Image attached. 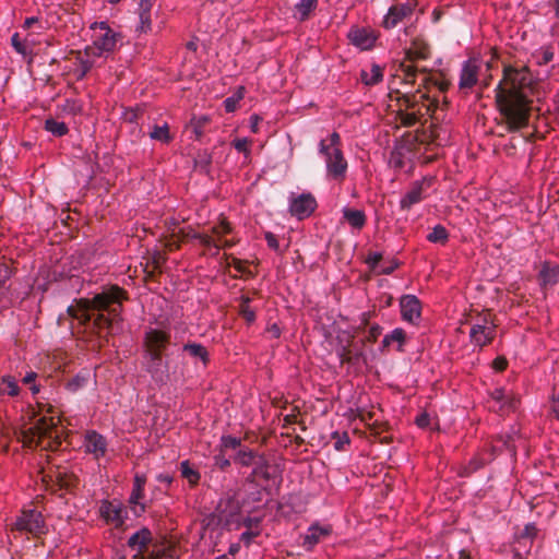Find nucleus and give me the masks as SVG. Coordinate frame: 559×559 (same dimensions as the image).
<instances>
[{
	"label": "nucleus",
	"instance_id": "1",
	"mask_svg": "<svg viewBox=\"0 0 559 559\" xmlns=\"http://www.w3.org/2000/svg\"><path fill=\"white\" fill-rule=\"evenodd\" d=\"M532 75L527 67L503 66L502 79L495 88L496 103L508 131H516L528 124Z\"/></svg>",
	"mask_w": 559,
	"mask_h": 559
},
{
	"label": "nucleus",
	"instance_id": "2",
	"mask_svg": "<svg viewBox=\"0 0 559 559\" xmlns=\"http://www.w3.org/2000/svg\"><path fill=\"white\" fill-rule=\"evenodd\" d=\"M126 292L111 286L92 299L82 298L68 308V313L82 325L91 326L97 334H109L120 321Z\"/></svg>",
	"mask_w": 559,
	"mask_h": 559
},
{
	"label": "nucleus",
	"instance_id": "3",
	"mask_svg": "<svg viewBox=\"0 0 559 559\" xmlns=\"http://www.w3.org/2000/svg\"><path fill=\"white\" fill-rule=\"evenodd\" d=\"M389 97L396 102V118L406 128L416 126L426 115L433 112L437 108V102L430 99L429 95L421 92L420 88L414 93L392 90Z\"/></svg>",
	"mask_w": 559,
	"mask_h": 559
},
{
	"label": "nucleus",
	"instance_id": "4",
	"mask_svg": "<svg viewBox=\"0 0 559 559\" xmlns=\"http://www.w3.org/2000/svg\"><path fill=\"white\" fill-rule=\"evenodd\" d=\"M340 146V134L333 132L328 139L320 141L319 152L325 156L328 177L341 182L346 177L347 162Z\"/></svg>",
	"mask_w": 559,
	"mask_h": 559
},
{
	"label": "nucleus",
	"instance_id": "5",
	"mask_svg": "<svg viewBox=\"0 0 559 559\" xmlns=\"http://www.w3.org/2000/svg\"><path fill=\"white\" fill-rule=\"evenodd\" d=\"M43 481L53 492L63 491L72 493L79 486V477L62 466L51 467L48 473L44 474Z\"/></svg>",
	"mask_w": 559,
	"mask_h": 559
},
{
	"label": "nucleus",
	"instance_id": "6",
	"mask_svg": "<svg viewBox=\"0 0 559 559\" xmlns=\"http://www.w3.org/2000/svg\"><path fill=\"white\" fill-rule=\"evenodd\" d=\"M29 433L36 438V445L45 449L57 450L61 441L56 431V423L53 418L41 417L36 424L29 428Z\"/></svg>",
	"mask_w": 559,
	"mask_h": 559
},
{
	"label": "nucleus",
	"instance_id": "7",
	"mask_svg": "<svg viewBox=\"0 0 559 559\" xmlns=\"http://www.w3.org/2000/svg\"><path fill=\"white\" fill-rule=\"evenodd\" d=\"M11 531L25 532L35 536L45 533V521L41 513L35 509H25L11 524Z\"/></svg>",
	"mask_w": 559,
	"mask_h": 559
},
{
	"label": "nucleus",
	"instance_id": "8",
	"mask_svg": "<svg viewBox=\"0 0 559 559\" xmlns=\"http://www.w3.org/2000/svg\"><path fill=\"white\" fill-rule=\"evenodd\" d=\"M496 328L490 314L479 318L471 328V343L480 348L489 345L496 336Z\"/></svg>",
	"mask_w": 559,
	"mask_h": 559
},
{
	"label": "nucleus",
	"instance_id": "9",
	"mask_svg": "<svg viewBox=\"0 0 559 559\" xmlns=\"http://www.w3.org/2000/svg\"><path fill=\"white\" fill-rule=\"evenodd\" d=\"M94 35V52L95 56L100 57L104 52H111L117 47L119 35L114 32L106 22L95 24Z\"/></svg>",
	"mask_w": 559,
	"mask_h": 559
},
{
	"label": "nucleus",
	"instance_id": "10",
	"mask_svg": "<svg viewBox=\"0 0 559 559\" xmlns=\"http://www.w3.org/2000/svg\"><path fill=\"white\" fill-rule=\"evenodd\" d=\"M316 209L317 201L311 193H301L297 197H290L289 212L299 219L310 216Z\"/></svg>",
	"mask_w": 559,
	"mask_h": 559
},
{
	"label": "nucleus",
	"instance_id": "11",
	"mask_svg": "<svg viewBox=\"0 0 559 559\" xmlns=\"http://www.w3.org/2000/svg\"><path fill=\"white\" fill-rule=\"evenodd\" d=\"M415 7L414 1L392 5L383 19V27L386 29L394 28L400 22L412 15Z\"/></svg>",
	"mask_w": 559,
	"mask_h": 559
},
{
	"label": "nucleus",
	"instance_id": "12",
	"mask_svg": "<svg viewBox=\"0 0 559 559\" xmlns=\"http://www.w3.org/2000/svg\"><path fill=\"white\" fill-rule=\"evenodd\" d=\"M144 343L147 354L163 355L170 343V334L162 330L151 329L145 333Z\"/></svg>",
	"mask_w": 559,
	"mask_h": 559
},
{
	"label": "nucleus",
	"instance_id": "13",
	"mask_svg": "<svg viewBox=\"0 0 559 559\" xmlns=\"http://www.w3.org/2000/svg\"><path fill=\"white\" fill-rule=\"evenodd\" d=\"M402 319L416 324L421 316V304L415 295H404L400 299Z\"/></svg>",
	"mask_w": 559,
	"mask_h": 559
},
{
	"label": "nucleus",
	"instance_id": "14",
	"mask_svg": "<svg viewBox=\"0 0 559 559\" xmlns=\"http://www.w3.org/2000/svg\"><path fill=\"white\" fill-rule=\"evenodd\" d=\"M146 370L157 383L168 380V364L163 360V355L147 354Z\"/></svg>",
	"mask_w": 559,
	"mask_h": 559
},
{
	"label": "nucleus",
	"instance_id": "15",
	"mask_svg": "<svg viewBox=\"0 0 559 559\" xmlns=\"http://www.w3.org/2000/svg\"><path fill=\"white\" fill-rule=\"evenodd\" d=\"M479 64L477 60L469 59L463 63L459 86L461 90L472 88L478 81Z\"/></svg>",
	"mask_w": 559,
	"mask_h": 559
},
{
	"label": "nucleus",
	"instance_id": "16",
	"mask_svg": "<svg viewBox=\"0 0 559 559\" xmlns=\"http://www.w3.org/2000/svg\"><path fill=\"white\" fill-rule=\"evenodd\" d=\"M85 448L86 452L93 454L95 459L105 456L107 451V441L104 436L92 430L85 435Z\"/></svg>",
	"mask_w": 559,
	"mask_h": 559
},
{
	"label": "nucleus",
	"instance_id": "17",
	"mask_svg": "<svg viewBox=\"0 0 559 559\" xmlns=\"http://www.w3.org/2000/svg\"><path fill=\"white\" fill-rule=\"evenodd\" d=\"M153 535L147 527H142L128 539V546L139 552H150L148 546L152 544Z\"/></svg>",
	"mask_w": 559,
	"mask_h": 559
},
{
	"label": "nucleus",
	"instance_id": "18",
	"mask_svg": "<svg viewBox=\"0 0 559 559\" xmlns=\"http://www.w3.org/2000/svg\"><path fill=\"white\" fill-rule=\"evenodd\" d=\"M424 182L416 181L413 183L411 189L404 194V197L400 201V206L402 210H409L413 205L421 202L425 198L424 195Z\"/></svg>",
	"mask_w": 559,
	"mask_h": 559
},
{
	"label": "nucleus",
	"instance_id": "19",
	"mask_svg": "<svg viewBox=\"0 0 559 559\" xmlns=\"http://www.w3.org/2000/svg\"><path fill=\"white\" fill-rule=\"evenodd\" d=\"M147 559H180L176 545L170 543L155 544L147 554Z\"/></svg>",
	"mask_w": 559,
	"mask_h": 559
},
{
	"label": "nucleus",
	"instance_id": "20",
	"mask_svg": "<svg viewBox=\"0 0 559 559\" xmlns=\"http://www.w3.org/2000/svg\"><path fill=\"white\" fill-rule=\"evenodd\" d=\"M348 38L353 45L364 50L371 48L376 41L372 33L365 28L350 29Z\"/></svg>",
	"mask_w": 559,
	"mask_h": 559
},
{
	"label": "nucleus",
	"instance_id": "21",
	"mask_svg": "<svg viewBox=\"0 0 559 559\" xmlns=\"http://www.w3.org/2000/svg\"><path fill=\"white\" fill-rule=\"evenodd\" d=\"M100 513L103 518L110 523H114L116 526H121L123 524V509L114 503L106 502L100 508Z\"/></svg>",
	"mask_w": 559,
	"mask_h": 559
},
{
	"label": "nucleus",
	"instance_id": "22",
	"mask_svg": "<svg viewBox=\"0 0 559 559\" xmlns=\"http://www.w3.org/2000/svg\"><path fill=\"white\" fill-rule=\"evenodd\" d=\"M253 469L248 477V481L253 483L257 477H262L264 480H270L272 475L270 473V462L264 454H260L255 460V463L252 464Z\"/></svg>",
	"mask_w": 559,
	"mask_h": 559
},
{
	"label": "nucleus",
	"instance_id": "23",
	"mask_svg": "<svg viewBox=\"0 0 559 559\" xmlns=\"http://www.w3.org/2000/svg\"><path fill=\"white\" fill-rule=\"evenodd\" d=\"M330 534L329 527L320 526L319 524H312L304 536L302 546L307 549L312 548L317 545L323 536Z\"/></svg>",
	"mask_w": 559,
	"mask_h": 559
},
{
	"label": "nucleus",
	"instance_id": "24",
	"mask_svg": "<svg viewBox=\"0 0 559 559\" xmlns=\"http://www.w3.org/2000/svg\"><path fill=\"white\" fill-rule=\"evenodd\" d=\"M261 453L249 449L248 447L240 448L234 455L233 460L236 464L243 467H249L255 463V460Z\"/></svg>",
	"mask_w": 559,
	"mask_h": 559
},
{
	"label": "nucleus",
	"instance_id": "25",
	"mask_svg": "<svg viewBox=\"0 0 559 559\" xmlns=\"http://www.w3.org/2000/svg\"><path fill=\"white\" fill-rule=\"evenodd\" d=\"M343 217L353 228L356 229H361L366 224V215L361 210L344 207Z\"/></svg>",
	"mask_w": 559,
	"mask_h": 559
},
{
	"label": "nucleus",
	"instance_id": "26",
	"mask_svg": "<svg viewBox=\"0 0 559 559\" xmlns=\"http://www.w3.org/2000/svg\"><path fill=\"white\" fill-rule=\"evenodd\" d=\"M317 4L318 0H300L295 4L294 17L300 22L308 20Z\"/></svg>",
	"mask_w": 559,
	"mask_h": 559
},
{
	"label": "nucleus",
	"instance_id": "27",
	"mask_svg": "<svg viewBox=\"0 0 559 559\" xmlns=\"http://www.w3.org/2000/svg\"><path fill=\"white\" fill-rule=\"evenodd\" d=\"M183 352H187L191 357L200 359L204 366H207L210 356L207 349L199 343H187L182 347Z\"/></svg>",
	"mask_w": 559,
	"mask_h": 559
},
{
	"label": "nucleus",
	"instance_id": "28",
	"mask_svg": "<svg viewBox=\"0 0 559 559\" xmlns=\"http://www.w3.org/2000/svg\"><path fill=\"white\" fill-rule=\"evenodd\" d=\"M406 340V333L403 329L396 328L391 333L386 334L382 340V349H386L391 344L397 343V350L402 352V346Z\"/></svg>",
	"mask_w": 559,
	"mask_h": 559
},
{
	"label": "nucleus",
	"instance_id": "29",
	"mask_svg": "<svg viewBox=\"0 0 559 559\" xmlns=\"http://www.w3.org/2000/svg\"><path fill=\"white\" fill-rule=\"evenodd\" d=\"M88 381L90 371L84 369L67 381L66 389L71 393H75L80 389L86 386Z\"/></svg>",
	"mask_w": 559,
	"mask_h": 559
},
{
	"label": "nucleus",
	"instance_id": "30",
	"mask_svg": "<svg viewBox=\"0 0 559 559\" xmlns=\"http://www.w3.org/2000/svg\"><path fill=\"white\" fill-rule=\"evenodd\" d=\"M360 78L364 84L371 86L382 81L383 72L381 67L373 64L370 71L362 70Z\"/></svg>",
	"mask_w": 559,
	"mask_h": 559
},
{
	"label": "nucleus",
	"instance_id": "31",
	"mask_svg": "<svg viewBox=\"0 0 559 559\" xmlns=\"http://www.w3.org/2000/svg\"><path fill=\"white\" fill-rule=\"evenodd\" d=\"M429 57V48L424 43L414 41L413 47L406 51V58L409 61L417 59L425 60Z\"/></svg>",
	"mask_w": 559,
	"mask_h": 559
},
{
	"label": "nucleus",
	"instance_id": "32",
	"mask_svg": "<svg viewBox=\"0 0 559 559\" xmlns=\"http://www.w3.org/2000/svg\"><path fill=\"white\" fill-rule=\"evenodd\" d=\"M209 122L210 118L207 116L193 117L191 119L188 128L193 133L195 140H201Z\"/></svg>",
	"mask_w": 559,
	"mask_h": 559
},
{
	"label": "nucleus",
	"instance_id": "33",
	"mask_svg": "<svg viewBox=\"0 0 559 559\" xmlns=\"http://www.w3.org/2000/svg\"><path fill=\"white\" fill-rule=\"evenodd\" d=\"M143 488L133 486L129 502L133 506V512L135 515H141L146 509L145 503L140 502V500L143 498Z\"/></svg>",
	"mask_w": 559,
	"mask_h": 559
},
{
	"label": "nucleus",
	"instance_id": "34",
	"mask_svg": "<svg viewBox=\"0 0 559 559\" xmlns=\"http://www.w3.org/2000/svg\"><path fill=\"white\" fill-rule=\"evenodd\" d=\"M427 240L432 243L444 245L449 240V233L444 226L438 224L427 235Z\"/></svg>",
	"mask_w": 559,
	"mask_h": 559
},
{
	"label": "nucleus",
	"instance_id": "35",
	"mask_svg": "<svg viewBox=\"0 0 559 559\" xmlns=\"http://www.w3.org/2000/svg\"><path fill=\"white\" fill-rule=\"evenodd\" d=\"M181 476L188 480L191 486H195L200 480V473L194 469L188 461L180 463Z\"/></svg>",
	"mask_w": 559,
	"mask_h": 559
},
{
	"label": "nucleus",
	"instance_id": "36",
	"mask_svg": "<svg viewBox=\"0 0 559 559\" xmlns=\"http://www.w3.org/2000/svg\"><path fill=\"white\" fill-rule=\"evenodd\" d=\"M251 299L248 296L242 295L239 304V314L248 322L252 323L255 320V312L250 307Z\"/></svg>",
	"mask_w": 559,
	"mask_h": 559
},
{
	"label": "nucleus",
	"instance_id": "37",
	"mask_svg": "<svg viewBox=\"0 0 559 559\" xmlns=\"http://www.w3.org/2000/svg\"><path fill=\"white\" fill-rule=\"evenodd\" d=\"M45 129L56 136H62L69 131L68 126L64 122L58 121L53 118H49L45 121Z\"/></svg>",
	"mask_w": 559,
	"mask_h": 559
},
{
	"label": "nucleus",
	"instance_id": "38",
	"mask_svg": "<svg viewBox=\"0 0 559 559\" xmlns=\"http://www.w3.org/2000/svg\"><path fill=\"white\" fill-rule=\"evenodd\" d=\"M150 138L162 143H168L171 141V135L169 133V127L167 123L163 126H154L152 131L150 132Z\"/></svg>",
	"mask_w": 559,
	"mask_h": 559
},
{
	"label": "nucleus",
	"instance_id": "39",
	"mask_svg": "<svg viewBox=\"0 0 559 559\" xmlns=\"http://www.w3.org/2000/svg\"><path fill=\"white\" fill-rule=\"evenodd\" d=\"M195 167L209 174L212 164V155L207 151L199 152L194 158Z\"/></svg>",
	"mask_w": 559,
	"mask_h": 559
},
{
	"label": "nucleus",
	"instance_id": "40",
	"mask_svg": "<svg viewBox=\"0 0 559 559\" xmlns=\"http://www.w3.org/2000/svg\"><path fill=\"white\" fill-rule=\"evenodd\" d=\"M240 448H243L241 444V439L231 437V436H223L221 438V450H234L238 451Z\"/></svg>",
	"mask_w": 559,
	"mask_h": 559
},
{
	"label": "nucleus",
	"instance_id": "41",
	"mask_svg": "<svg viewBox=\"0 0 559 559\" xmlns=\"http://www.w3.org/2000/svg\"><path fill=\"white\" fill-rule=\"evenodd\" d=\"M1 392L2 393H5L10 396H15L19 394L20 392V388L15 381L14 378L12 377H4L2 379V386H1Z\"/></svg>",
	"mask_w": 559,
	"mask_h": 559
},
{
	"label": "nucleus",
	"instance_id": "42",
	"mask_svg": "<svg viewBox=\"0 0 559 559\" xmlns=\"http://www.w3.org/2000/svg\"><path fill=\"white\" fill-rule=\"evenodd\" d=\"M11 45L14 50L23 57L29 53L27 40H21L19 33H14L11 37Z\"/></svg>",
	"mask_w": 559,
	"mask_h": 559
},
{
	"label": "nucleus",
	"instance_id": "43",
	"mask_svg": "<svg viewBox=\"0 0 559 559\" xmlns=\"http://www.w3.org/2000/svg\"><path fill=\"white\" fill-rule=\"evenodd\" d=\"M554 56V51L550 48H543L539 52H537L534 56V58L538 66H545L552 61Z\"/></svg>",
	"mask_w": 559,
	"mask_h": 559
},
{
	"label": "nucleus",
	"instance_id": "44",
	"mask_svg": "<svg viewBox=\"0 0 559 559\" xmlns=\"http://www.w3.org/2000/svg\"><path fill=\"white\" fill-rule=\"evenodd\" d=\"M192 238H195L200 241V243L205 247V248H211V247H214L216 248L217 250L221 249V246L218 245L217 241H215L211 236L209 235H204V234H199V233H194L191 235Z\"/></svg>",
	"mask_w": 559,
	"mask_h": 559
},
{
	"label": "nucleus",
	"instance_id": "45",
	"mask_svg": "<svg viewBox=\"0 0 559 559\" xmlns=\"http://www.w3.org/2000/svg\"><path fill=\"white\" fill-rule=\"evenodd\" d=\"M402 71H403V81L406 84H414L417 69L411 64L405 66L404 63L401 64Z\"/></svg>",
	"mask_w": 559,
	"mask_h": 559
},
{
	"label": "nucleus",
	"instance_id": "46",
	"mask_svg": "<svg viewBox=\"0 0 559 559\" xmlns=\"http://www.w3.org/2000/svg\"><path fill=\"white\" fill-rule=\"evenodd\" d=\"M332 438L335 440L334 448L337 451L344 450L346 444H349V437L347 432L340 433L337 431L333 432Z\"/></svg>",
	"mask_w": 559,
	"mask_h": 559
},
{
	"label": "nucleus",
	"instance_id": "47",
	"mask_svg": "<svg viewBox=\"0 0 559 559\" xmlns=\"http://www.w3.org/2000/svg\"><path fill=\"white\" fill-rule=\"evenodd\" d=\"M250 141L246 138L242 139H236L233 142V146L240 153H245L246 155L250 154L249 150Z\"/></svg>",
	"mask_w": 559,
	"mask_h": 559
},
{
	"label": "nucleus",
	"instance_id": "48",
	"mask_svg": "<svg viewBox=\"0 0 559 559\" xmlns=\"http://www.w3.org/2000/svg\"><path fill=\"white\" fill-rule=\"evenodd\" d=\"M338 356H340L342 364H344V362L349 364L359 355L358 354L354 355L353 350L349 347L344 346V347H342L341 352L338 353Z\"/></svg>",
	"mask_w": 559,
	"mask_h": 559
},
{
	"label": "nucleus",
	"instance_id": "49",
	"mask_svg": "<svg viewBox=\"0 0 559 559\" xmlns=\"http://www.w3.org/2000/svg\"><path fill=\"white\" fill-rule=\"evenodd\" d=\"M516 403L518 401L515 397H511L509 394H507V399L499 405V412L506 413L510 409H514L516 407Z\"/></svg>",
	"mask_w": 559,
	"mask_h": 559
},
{
	"label": "nucleus",
	"instance_id": "50",
	"mask_svg": "<svg viewBox=\"0 0 559 559\" xmlns=\"http://www.w3.org/2000/svg\"><path fill=\"white\" fill-rule=\"evenodd\" d=\"M214 465L221 469H225L230 466V460L227 459L224 451L221 450V453L214 456Z\"/></svg>",
	"mask_w": 559,
	"mask_h": 559
},
{
	"label": "nucleus",
	"instance_id": "51",
	"mask_svg": "<svg viewBox=\"0 0 559 559\" xmlns=\"http://www.w3.org/2000/svg\"><path fill=\"white\" fill-rule=\"evenodd\" d=\"M231 231V226L228 222L223 221L219 225L212 227V233L216 236L226 235Z\"/></svg>",
	"mask_w": 559,
	"mask_h": 559
},
{
	"label": "nucleus",
	"instance_id": "52",
	"mask_svg": "<svg viewBox=\"0 0 559 559\" xmlns=\"http://www.w3.org/2000/svg\"><path fill=\"white\" fill-rule=\"evenodd\" d=\"M241 99V95H239V97H235V96H231V97H227L225 100H224V107H225V110L227 112H233L236 110L237 108V105H238V102Z\"/></svg>",
	"mask_w": 559,
	"mask_h": 559
},
{
	"label": "nucleus",
	"instance_id": "53",
	"mask_svg": "<svg viewBox=\"0 0 559 559\" xmlns=\"http://www.w3.org/2000/svg\"><path fill=\"white\" fill-rule=\"evenodd\" d=\"M382 333V328L378 324H374V325H371L369 331H368V335H367V341L368 342H376L377 338L381 335Z\"/></svg>",
	"mask_w": 559,
	"mask_h": 559
},
{
	"label": "nucleus",
	"instance_id": "54",
	"mask_svg": "<svg viewBox=\"0 0 559 559\" xmlns=\"http://www.w3.org/2000/svg\"><path fill=\"white\" fill-rule=\"evenodd\" d=\"M264 238L266 240L267 246L271 249H273L274 251H280L278 240H277L276 236L273 233L266 231L264 234Z\"/></svg>",
	"mask_w": 559,
	"mask_h": 559
},
{
	"label": "nucleus",
	"instance_id": "55",
	"mask_svg": "<svg viewBox=\"0 0 559 559\" xmlns=\"http://www.w3.org/2000/svg\"><path fill=\"white\" fill-rule=\"evenodd\" d=\"M490 397L501 404L502 401L507 399V392L503 388H496L493 391L490 392Z\"/></svg>",
	"mask_w": 559,
	"mask_h": 559
},
{
	"label": "nucleus",
	"instance_id": "56",
	"mask_svg": "<svg viewBox=\"0 0 559 559\" xmlns=\"http://www.w3.org/2000/svg\"><path fill=\"white\" fill-rule=\"evenodd\" d=\"M229 265H231L237 272L241 274L247 273L246 262L238 258H231Z\"/></svg>",
	"mask_w": 559,
	"mask_h": 559
},
{
	"label": "nucleus",
	"instance_id": "57",
	"mask_svg": "<svg viewBox=\"0 0 559 559\" xmlns=\"http://www.w3.org/2000/svg\"><path fill=\"white\" fill-rule=\"evenodd\" d=\"M416 425L419 428H427L430 424V416L427 413L419 414L415 419Z\"/></svg>",
	"mask_w": 559,
	"mask_h": 559
},
{
	"label": "nucleus",
	"instance_id": "58",
	"mask_svg": "<svg viewBox=\"0 0 559 559\" xmlns=\"http://www.w3.org/2000/svg\"><path fill=\"white\" fill-rule=\"evenodd\" d=\"M381 260H382V254L380 252H371L368 254L366 262L371 267H376Z\"/></svg>",
	"mask_w": 559,
	"mask_h": 559
},
{
	"label": "nucleus",
	"instance_id": "59",
	"mask_svg": "<svg viewBox=\"0 0 559 559\" xmlns=\"http://www.w3.org/2000/svg\"><path fill=\"white\" fill-rule=\"evenodd\" d=\"M11 276V271L9 266L4 263H0V286L5 283Z\"/></svg>",
	"mask_w": 559,
	"mask_h": 559
},
{
	"label": "nucleus",
	"instance_id": "60",
	"mask_svg": "<svg viewBox=\"0 0 559 559\" xmlns=\"http://www.w3.org/2000/svg\"><path fill=\"white\" fill-rule=\"evenodd\" d=\"M492 367L497 371H503L508 367V360L504 357H497L492 362Z\"/></svg>",
	"mask_w": 559,
	"mask_h": 559
},
{
	"label": "nucleus",
	"instance_id": "61",
	"mask_svg": "<svg viewBox=\"0 0 559 559\" xmlns=\"http://www.w3.org/2000/svg\"><path fill=\"white\" fill-rule=\"evenodd\" d=\"M258 536V533L252 531H246L240 535V540L246 543V545H250L251 540Z\"/></svg>",
	"mask_w": 559,
	"mask_h": 559
},
{
	"label": "nucleus",
	"instance_id": "62",
	"mask_svg": "<svg viewBox=\"0 0 559 559\" xmlns=\"http://www.w3.org/2000/svg\"><path fill=\"white\" fill-rule=\"evenodd\" d=\"M145 484H146V477H145V475H143V474H136V475L134 476L133 486H135V487H140V488H143V489H144Z\"/></svg>",
	"mask_w": 559,
	"mask_h": 559
},
{
	"label": "nucleus",
	"instance_id": "63",
	"mask_svg": "<svg viewBox=\"0 0 559 559\" xmlns=\"http://www.w3.org/2000/svg\"><path fill=\"white\" fill-rule=\"evenodd\" d=\"M261 121V118L257 115H252L250 117V128H251V131L257 133L258 130H259V122Z\"/></svg>",
	"mask_w": 559,
	"mask_h": 559
},
{
	"label": "nucleus",
	"instance_id": "64",
	"mask_svg": "<svg viewBox=\"0 0 559 559\" xmlns=\"http://www.w3.org/2000/svg\"><path fill=\"white\" fill-rule=\"evenodd\" d=\"M551 409L556 418L559 420V395L554 399Z\"/></svg>",
	"mask_w": 559,
	"mask_h": 559
}]
</instances>
